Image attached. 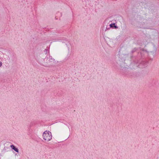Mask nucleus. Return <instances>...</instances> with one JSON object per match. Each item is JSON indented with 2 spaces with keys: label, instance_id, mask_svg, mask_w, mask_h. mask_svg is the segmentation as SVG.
<instances>
[{
  "label": "nucleus",
  "instance_id": "4",
  "mask_svg": "<svg viewBox=\"0 0 159 159\" xmlns=\"http://www.w3.org/2000/svg\"><path fill=\"white\" fill-rule=\"evenodd\" d=\"M10 148L9 147L5 146L2 151V152L4 153L10 150Z\"/></svg>",
  "mask_w": 159,
  "mask_h": 159
},
{
  "label": "nucleus",
  "instance_id": "12",
  "mask_svg": "<svg viewBox=\"0 0 159 159\" xmlns=\"http://www.w3.org/2000/svg\"><path fill=\"white\" fill-rule=\"evenodd\" d=\"M132 66V67H134V66Z\"/></svg>",
  "mask_w": 159,
  "mask_h": 159
},
{
  "label": "nucleus",
  "instance_id": "11",
  "mask_svg": "<svg viewBox=\"0 0 159 159\" xmlns=\"http://www.w3.org/2000/svg\"><path fill=\"white\" fill-rule=\"evenodd\" d=\"M45 66V67H48L47 66Z\"/></svg>",
  "mask_w": 159,
  "mask_h": 159
},
{
  "label": "nucleus",
  "instance_id": "3",
  "mask_svg": "<svg viewBox=\"0 0 159 159\" xmlns=\"http://www.w3.org/2000/svg\"><path fill=\"white\" fill-rule=\"evenodd\" d=\"M110 28L115 29H117L118 28V27L115 25V23H112L111 24H110Z\"/></svg>",
  "mask_w": 159,
  "mask_h": 159
},
{
  "label": "nucleus",
  "instance_id": "9",
  "mask_svg": "<svg viewBox=\"0 0 159 159\" xmlns=\"http://www.w3.org/2000/svg\"><path fill=\"white\" fill-rule=\"evenodd\" d=\"M145 66H142V67H145Z\"/></svg>",
  "mask_w": 159,
  "mask_h": 159
},
{
  "label": "nucleus",
  "instance_id": "8",
  "mask_svg": "<svg viewBox=\"0 0 159 159\" xmlns=\"http://www.w3.org/2000/svg\"><path fill=\"white\" fill-rule=\"evenodd\" d=\"M2 65V63L1 62H0V67Z\"/></svg>",
  "mask_w": 159,
  "mask_h": 159
},
{
  "label": "nucleus",
  "instance_id": "5",
  "mask_svg": "<svg viewBox=\"0 0 159 159\" xmlns=\"http://www.w3.org/2000/svg\"><path fill=\"white\" fill-rule=\"evenodd\" d=\"M137 50H138V48H135L133 49V50H132L131 52L132 53H133L134 52H136Z\"/></svg>",
  "mask_w": 159,
  "mask_h": 159
},
{
  "label": "nucleus",
  "instance_id": "6",
  "mask_svg": "<svg viewBox=\"0 0 159 159\" xmlns=\"http://www.w3.org/2000/svg\"><path fill=\"white\" fill-rule=\"evenodd\" d=\"M48 51V49H45L44 50V52H45V54H46L47 53Z\"/></svg>",
  "mask_w": 159,
  "mask_h": 159
},
{
  "label": "nucleus",
  "instance_id": "2",
  "mask_svg": "<svg viewBox=\"0 0 159 159\" xmlns=\"http://www.w3.org/2000/svg\"><path fill=\"white\" fill-rule=\"evenodd\" d=\"M10 147L12 149L14 150L16 152H19L18 149L17 148H16V147L14 145H10Z\"/></svg>",
  "mask_w": 159,
  "mask_h": 159
},
{
  "label": "nucleus",
  "instance_id": "10",
  "mask_svg": "<svg viewBox=\"0 0 159 159\" xmlns=\"http://www.w3.org/2000/svg\"><path fill=\"white\" fill-rule=\"evenodd\" d=\"M138 66H134V67H137Z\"/></svg>",
  "mask_w": 159,
  "mask_h": 159
},
{
  "label": "nucleus",
  "instance_id": "7",
  "mask_svg": "<svg viewBox=\"0 0 159 159\" xmlns=\"http://www.w3.org/2000/svg\"><path fill=\"white\" fill-rule=\"evenodd\" d=\"M33 123H32V122L30 123V127H31V126L33 125Z\"/></svg>",
  "mask_w": 159,
  "mask_h": 159
},
{
  "label": "nucleus",
  "instance_id": "1",
  "mask_svg": "<svg viewBox=\"0 0 159 159\" xmlns=\"http://www.w3.org/2000/svg\"><path fill=\"white\" fill-rule=\"evenodd\" d=\"M43 139L47 141H49L52 139V135L51 133L49 131H44L43 134Z\"/></svg>",
  "mask_w": 159,
  "mask_h": 159
}]
</instances>
